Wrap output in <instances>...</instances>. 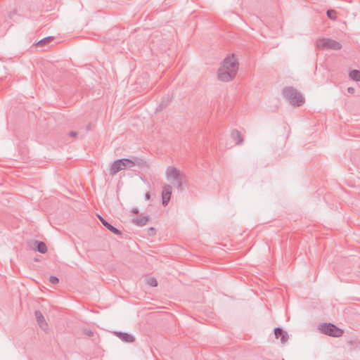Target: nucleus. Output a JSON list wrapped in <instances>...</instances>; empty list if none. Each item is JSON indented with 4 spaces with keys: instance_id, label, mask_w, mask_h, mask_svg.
Instances as JSON below:
<instances>
[{
    "instance_id": "nucleus-29",
    "label": "nucleus",
    "mask_w": 360,
    "mask_h": 360,
    "mask_svg": "<svg viewBox=\"0 0 360 360\" xmlns=\"http://www.w3.org/2000/svg\"><path fill=\"white\" fill-rule=\"evenodd\" d=\"M181 181H183V177H182V176H181ZM183 184V183L181 182V184Z\"/></svg>"
},
{
    "instance_id": "nucleus-5",
    "label": "nucleus",
    "mask_w": 360,
    "mask_h": 360,
    "mask_svg": "<svg viewBox=\"0 0 360 360\" xmlns=\"http://www.w3.org/2000/svg\"><path fill=\"white\" fill-rule=\"evenodd\" d=\"M127 161H129V159L123 158L114 161L111 165L110 174L113 176L122 169H130V165Z\"/></svg>"
},
{
    "instance_id": "nucleus-20",
    "label": "nucleus",
    "mask_w": 360,
    "mask_h": 360,
    "mask_svg": "<svg viewBox=\"0 0 360 360\" xmlns=\"http://www.w3.org/2000/svg\"><path fill=\"white\" fill-rule=\"evenodd\" d=\"M49 282L53 284H56L59 282V279L56 276H51L49 278Z\"/></svg>"
},
{
    "instance_id": "nucleus-22",
    "label": "nucleus",
    "mask_w": 360,
    "mask_h": 360,
    "mask_svg": "<svg viewBox=\"0 0 360 360\" xmlns=\"http://www.w3.org/2000/svg\"><path fill=\"white\" fill-rule=\"evenodd\" d=\"M69 135L72 137H76L77 135V133L76 131H70L69 133Z\"/></svg>"
},
{
    "instance_id": "nucleus-7",
    "label": "nucleus",
    "mask_w": 360,
    "mask_h": 360,
    "mask_svg": "<svg viewBox=\"0 0 360 360\" xmlns=\"http://www.w3.org/2000/svg\"><path fill=\"white\" fill-rule=\"evenodd\" d=\"M35 318L41 330L44 332L48 333L49 331V326L46 323L44 316L41 314L40 311H35L34 312Z\"/></svg>"
},
{
    "instance_id": "nucleus-24",
    "label": "nucleus",
    "mask_w": 360,
    "mask_h": 360,
    "mask_svg": "<svg viewBox=\"0 0 360 360\" xmlns=\"http://www.w3.org/2000/svg\"><path fill=\"white\" fill-rule=\"evenodd\" d=\"M131 212L134 213V214H137L139 213V210L137 208H134L132 209Z\"/></svg>"
},
{
    "instance_id": "nucleus-18",
    "label": "nucleus",
    "mask_w": 360,
    "mask_h": 360,
    "mask_svg": "<svg viewBox=\"0 0 360 360\" xmlns=\"http://www.w3.org/2000/svg\"><path fill=\"white\" fill-rule=\"evenodd\" d=\"M53 39V37H45L42 39H41L38 43H37V45L38 46H42V45H44V44H49L50 43L51 41H52Z\"/></svg>"
},
{
    "instance_id": "nucleus-12",
    "label": "nucleus",
    "mask_w": 360,
    "mask_h": 360,
    "mask_svg": "<svg viewBox=\"0 0 360 360\" xmlns=\"http://www.w3.org/2000/svg\"><path fill=\"white\" fill-rule=\"evenodd\" d=\"M99 219H100L101 222L102 223V224L105 228H107L109 231H110L111 232H112L113 233H115L116 235H121L120 231H119L117 228H115L113 226H112L105 219H104L103 218H102L100 216H99Z\"/></svg>"
},
{
    "instance_id": "nucleus-25",
    "label": "nucleus",
    "mask_w": 360,
    "mask_h": 360,
    "mask_svg": "<svg viewBox=\"0 0 360 360\" xmlns=\"http://www.w3.org/2000/svg\"><path fill=\"white\" fill-rule=\"evenodd\" d=\"M146 200H149L150 199V193H146Z\"/></svg>"
},
{
    "instance_id": "nucleus-2",
    "label": "nucleus",
    "mask_w": 360,
    "mask_h": 360,
    "mask_svg": "<svg viewBox=\"0 0 360 360\" xmlns=\"http://www.w3.org/2000/svg\"><path fill=\"white\" fill-rule=\"evenodd\" d=\"M283 95L292 105L300 106L304 103L302 95L292 86L283 89Z\"/></svg>"
},
{
    "instance_id": "nucleus-16",
    "label": "nucleus",
    "mask_w": 360,
    "mask_h": 360,
    "mask_svg": "<svg viewBox=\"0 0 360 360\" xmlns=\"http://www.w3.org/2000/svg\"><path fill=\"white\" fill-rule=\"evenodd\" d=\"M349 77L356 82H360V71L358 70H353L349 72Z\"/></svg>"
},
{
    "instance_id": "nucleus-26",
    "label": "nucleus",
    "mask_w": 360,
    "mask_h": 360,
    "mask_svg": "<svg viewBox=\"0 0 360 360\" xmlns=\"http://www.w3.org/2000/svg\"><path fill=\"white\" fill-rule=\"evenodd\" d=\"M86 335H89V336H92L93 335V332H91V330L88 331L86 333Z\"/></svg>"
},
{
    "instance_id": "nucleus-6",
    "label": "nucleus",
    "mask_w": 360,
    "mask_h": 360,
    "mask_svg": "<svg viewBox=\"0 0 360 360\" xmlns=\"http://www.w3.org/2000/svg\"><path fill=\"white\" fill-rule=\"evenodd\" d=\"M166 176L169 181L171 182L175 181L178 186H180L179 176L180 173L179 170L174 167H169L166 171Z\"/></svg>"
},
{
    "instance_id": "nucleus-15",
    "label": "nucleus",
    "mask_w": 360,
    "mask_h": 360,
    "mask_svg": "<svg viewBox=\"0 0 360 360\" xmlns=\"http://www.w3.org/2000/svg\"><path fill=\"white\" fill-rule=\"evenodd\" d=\"M35 243L37 244V249L40 253L44 254L47 252V247L45 243L42 241H35Z\"/></svg>"
},
{
    "instance_id": "nucleus-14",
    "label": "nucleus",
    "mask_w": 360,
    "mask_h": 360,
    "mask_svg": "<svg viewBox=\"0 0 360 360\" xmlns=\"http://www.w3.org/2000/svg\"><path fill=\"white\" fill-rule=\"evenodd\" d=\"M148 221V217L147 216H144L143 214L140 215L139 217L133 219L132 222L139 226H143L146 224V223Z\"/></svg>"
},
{
    "instance_id": "nucleus-17",
    "label": "nucleus",
    "mask_w": 360,
    "mask_h": 360,
    "mask_svg": "<svg viewBox=\"0 0 360 360\" xmlns=\"http://www.w3.org/2000/svg\"><path fill=\"white\" fill-rule=\"evenodd\" d=\"M327 16L330 20H335L337 18V12L333 9H328L326 12Z\"/></svg>"
},
{
    "instance_id": "nucleus-21",
    "label": "nucleus",
    "mask_w": 360,
    "mask_h": 360,
    "mask_svg": "<svg viewBox=\"0 0 360 360\" xmlns=\"http://www.w3.org/2000/svg\"><path fill=\"white\" fill-rule=\"evenodd\" d=\"M149 235H154L155 233V229L154 228L149 229Z\"/></svg>"
},
{
    "instance_id": "nucleus-3",
    "label": "nucleus",
    "mask_w": 360,
    "mask_h": 360,
    "mask_svg": "<svg viewBox=\"0 0 360 360\" xmlns=\"http://www.w3.org/2000/svg\"><path fill=\"white\" fill-rule=\"evenodd\" d=\"M316 47L321 50H340L342 45L337 41L330 38H319L316 41Z\"/></svg>"
},
{
    "instance_id": "nucleus-4",
    "label": "nucleus",
    "mask_w": 360,
    "mask_h": 360,
    "mask_svg": "<svg viewBox=\"0 0 360 360\" xmlns=\"http://www.w3.org/2000/svg\"><path fill=\"white\" fill-rule=\"evenodd\" d=\"M319 329L323 333L335 338L341 337L343 334V330L333 323H323Z\"/></svg>"
},
{
    "instance_id": "nucleus-28",
    "label": "nucleus",
    "mask_w": 360,
    "mask_h": 360,
    "mask_svg": "<svg viewBox=\"0 0 360 360\" xmlns=\"http://www.w3.org/2000/svg\"><path fill=\"white\" fill-rule=\"evenodd\" d=\"M86 129H87V130H89L90 129V125H88Z\"/></svg>"
},
{
    "instance_id": "nucleus-8",
    "label": "nucleus",
    "mask_w": 360,
    "mask_h": 360,
    "mask_svg": "<svg viewBox=\"0 0 360 360\" xmlns=\"http://www.w3.org/2000/svg\"><path fill=\"white\" fill-rule=\"evenodd\" d=\"M172 195V186L166 185L164 186L162 192V205L164 206L167 205Z\"/></svg>"
},
{
    "instance_id": "nucleus-10",
    "label": "nucleus",
    "mask_w": 360,
    "mask_h": 360,
    "mask_svg": "<svg viewBox=\"0 0 360 360\" xmlns=\"http://www.w3.org/2000/svg\"><path fill=\"white\" fill-rule=\"evenodd\" d=\"M274 334L276 339H280L282 344H285L288 340V333L281 328L274 329Z\"/></svg>"
},
{
    "instance_id": "nucleus-11",
    "label": "nucleus",
    "mask_w": 360,
    "mask_h": 360,
    "mask_svg": "<svg viewBox=\"0 0 360 360\" xmlns=\"http://www.w3.org/2000/svg\"><path fill=\"white\" fill-rule=\"evenodd\" d=\"M115 335L124 342L130 343L134 341V338L127 333L115 332Z\"/></svg>"
},
{
    "instance_id": "nucleus-23",
    "label": "nucleus",
    "mask_w": 360,
    "mask_h": 360,
    "mask_svg": "<svg viewBox=\"0 0 360 360\" xmlns=\"http://www.w3.org/2000/svg\"><path fill=\"white\" fill-rule=\"evenodd\" d=\"M347 91L349 93V94H354V89L353 87H349L347 89Z\"/></svg>"
},
{
    "instance_id": "nucleus-1",
    "label": "nucleus",
    "mask_w": 360,
    "mask_h": 360,
    "mask_svg": "<svg viewBox=\"0 0 360 360\" xmlns=\"http://www.w3.org/2000/svg\"><path fill=\"white\" fill-rule=\"evenodd\" d=\"M238 70V63L235 55L228 56L217 70V78L224 82L232 81L236 77Z\"/></svg>"
},
{
    "instance_id": "nucleus-19",
    "label": "nucleus",
    "mask_w": 360,
    "mask_h": 360,
    "mask_svg": "<svg viewBox=\"0 0 360 360\" xmlns=\"http://www.w3.org/2000/svg\"><path fill=\"white\" fill-rule=\"evenodd\" d=\"M146 283L152 287H156L158 285V281L153 277L146 278Z\"/></svg>"
},
{
    "instance_id": "nucleus-13",
    "label": "nucleus",
    "mask_w": 360,
    "mask_h": 360,
    "mask_svg": "<svg viewBox=\"0 0 360 360\" xmlns=\"http://www.w3.org/2000/svg\"><path fill=\"white\" fill-rule=\"evenodd\" d=\"M231 138L237 145H241L243 143V138L241 133L236 129L232 131Z\"/></svg>"
},
{
    "instance_id": "nucleus-9",
    "label": "nucleus",
    "mask_w": 360,
    "mask_h": 360,
    "mask_svg": "<svg viewBox=\"0 0 360 360\" xmlns=\"http://www.w3.org/2000/svg\"><path fill=\"white\" fill-rule=\"evenodd\" d=\"M130 165V169L134 166H138L140 168L148 167V163L138 157H133L132 159H129L127 161Z\"/></svg>"
},
{
    "instance_id": "nucleus-27",
    "label": "nucleus",
    "mask_w": 360,
    "mask_h": 360,
    "mask_svg": "<svg viewBox=\"0 0 360 360\" xmlns=\"http://www.w3.org/2000/svg\"><path fill=\"white\" fill-rule=\"evenodd\" d=\"M163 107V105L162 104H160L159 108H162Z\"/></svg>"
}]
</instances>
